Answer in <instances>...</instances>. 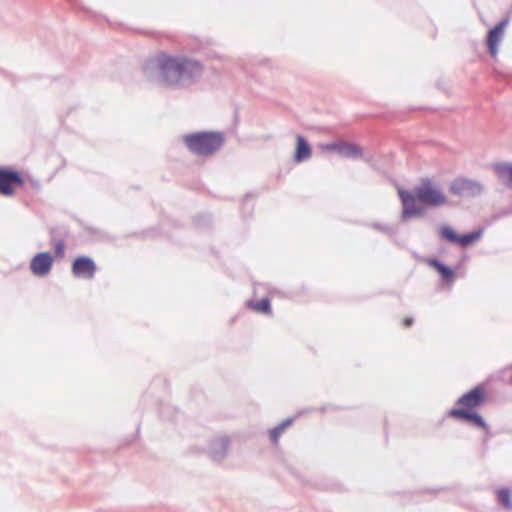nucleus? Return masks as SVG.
Segmentation results:
<instances>
[{
    "label": "nucleus",
    "mask_w": 512,
    "mask_h": 512,
    "mask_svg": "<svg viewBox=\"0 0 512 512\" xmlns=\"http://www.w3.org/2000/svg\"><path fill=\"white\" fill-rule=\"evenodd\" d=\"M402 204V218L421 217L426 207H441L448 204L444 191L432 180L424 179L412 192L398 191Z\"/></svg>",
    "instance_id": "obj_1"
},
{
    "label": "nucleus",
    "mask_w": 512,
    "mask_h": 512,
    "mask_svg": "<svg viewBox=\"0 0 512 512\" xmlns=\"http://www.w3.org/2000/svg\"><path fill=\"white\" fill-rule=\"evenodd\" d=\"M158 78L163 86H179L191 82L202 73L196 61L181 56L160 54L157 57Z\"/></svg>",
    "instance_id": "obj_2"
},
{
    "label": "nucleus",
    "mask_w": 512,
    "mask_h": 512,
    "mask_svg": "<svg viewBox=\"0 0 512 512\" xmlns=\"http://www.w3.org/2000/svg\"><path fill=\"white\" fill-rule=\"evenodd\" d=\"M488 397L484 385H478L462 395L457 401V408L450 410L449 415L455 419L471 421L477 427L486 430L483 418L474 410L481 406Z\"/></svg>",
    "instance_id": "obj_3"
},
{
    "label": "nucleus",
    "mask_w": 512,
    "mask_h": 512,
    "mask_svg": "<svg viewBox=\"0 0 512 512\" xmlns=\"http://www.w3.org/2000/svg\"><path fill=\"white\" fill-rule=\"evenodd\" d=\"M223 142V135L218 132H198L184 136V143L188 149L203 156L215 153Z\"/></svg>",
    "instance_id": "obj_4"
},
{
    "label": "nucleus",
    "mask_w": 512,
    "mask_h": 512,
    "mask_svg": "<svg viewBox=\"0 0 512 512\" xmlns=\"http://www.w3.org/2000/svg\"><path fill=\"white\" fill-rule=\"evenodd\" d=\"M24 185L21 172L11 168L0 169V195L10 197Z\"/></svg>",
    "instance_id": "obj_5"
},
{
    "label": "nucleus",
    "mask_w": 512,
    "mask_h": 512,
    "mask_svg": "<svg viewBox=\"0 0 512 512\" xmlns=\"http://www.w3.org/2000/svg\"><path fill=\"white\" fill-rule=\"evenodd\" d=\"M483 185L467 177H457L449 185V192L459 197H475L482 193Z\"/></svg>",
    "instance_id": "obj_6"
},
{
    "label": "nucleus",
    "mask_w": 512,
    "mask_h": 512,
    "mask_svg": "<svg viewBox=\"0 0 512 512\" xmlns=\"http://www.w3.org/2000/svg\"><path fill=\"white\" fill-rule=\"evenodd\" d=\"M439 233L442 239L461 247H467L474 244L479 240L482 234L481 231H474L465 235H458L456 231L449 226H442Z\"/></svg>",
    "instance_id": "obj_7"
},
{
    "label": "nucleus",
    "mask_w": 512,
    "mask_h": 512,
    "mask_svg": "<svg viewBox=\"0 0 512 512\" xmlns=\"http://www.w3.org/2000/svg\"><path fill=\"white\" fill-rule=\"evenodd\" d=\"M53 262L54 258L50 253H37L30 261V271L34 276L44 277L50 273Z\"/></svg>",
    "instance_id": "obj_8"
},
{
    "label": "nucleus",
    "mask_w": 512,
    "mask_h": 512,
    "mask_svg": "<svg viewBox=\"0 0 512 512\" xmlns=\"http://www.w3.org/2000/svg\"><path fill=\"white\" fill-rule=\"evenodd\" d=\"M323 152H336L344 157L359 158L362 156L360 146L347 142H333L320 145Z\"/></svg>",
    "instance_id": "obj_9"
},
{
    "label": "nucleus",
    "mask_w": 512,
    "mask_h": 512,
    "mask_svg": "<svg viewBox=\"0 0 512 512\" xmlns=\"http://www.w3.org/2000/svg\"><path fill=\"white\" fill-rule=\"evenodd\" d=\"M508 23V18L502 19L495 27L491 28L487 34L486 44L488 51L494 58L497 56L498 46L504 37L505 29Z\"/></svg>",
    "instance_id": "obj_10"
},
{
    "label": "nucleus",
    "mask_w": 512,
    "mask_h": 512,
    "mask_svg": "<svg viewBox=\"0 0 512 512\" xmlns=\"http://www.w3.org/2000/svg\"><path fill=\"white\" fill-rule=\"evenodd\" d=\"M71 270L75 277L92 279L94 278L97 266L90 257L80 256L73 261Z\"/></svg>",
    "instance_id": "obj_11"
},
{
    "label": "nucleus",
    "mask_w": 512,
    "mask_h": 512,
    "mask_svg": "<svg viewBox=\"0 0 512 512\" xmlns=\"http://www.w3.org/2000/svg\"><path fill=\"white\" fill-rule=\"evenodd\" d=\"M493 171L498 179L508 188L512 189V163L502 162L493 165Z\"/></svg>",
    "instance_id": "obj_12"
},
{
    "label": "nucleus",
    "mask_w": 512,
    "mask_h": 512,
    "mask_svg": "<svg viewBox=\"0 0 512 512\" xmlns=\"http://www.w3.org/2000/svg\"><path fill=\"white\" fill-rule=\"evenodd\" d=\"M424 261L428 266L435 269L439 273L442 280L453 281V279L455 278L454 271L451 268L445 266L440 261L433 258H427Z\"/></svg>",
    "instance_id": "obj_13"
},
{
    "label": "nucleus",
    "mask_w": 512,
    "mask_h": 512,
    "mask_svg": "<svg viewBox=\"0 0 512 512\" xmlns=\"http://www.w3.org/2000/svg\"><path fill=\"white\" fill-rule=\"evenodd\" d=\"M311 156V148L302 136L296 138V152L294 159L296 162H302Z\"/></svg>",
    "instance_id": "obj_14"
},
{
    "label": "nucleus",
    "mask_w": 512,
    "mask_h": 512,
    "mask_svg": "<svg viewBox=\"0 0 512 512\" xmlns=\"http://www.w3.org/2000/svg\"><path fill=\"white\" fill-rule=\"evenodd\" d=\"M247 307L257 313L271 314V305L268 298H263L260 301H248Z\"/></svg>",
    "instance_id": "obj_15"
},
{
    "label": "nucleus",
    "mask_w": 512,
    "mask_h": 512,
    "mask_svg": "<svg viewBox=\"0 0 512 512\" xmlns=\"http://www.w3.org/2000/svg\"><path fill=\"white\" fill-rule=\"evenodd\" d=\"M291 420H285L275 428L269 431V436L273 444H277L280 436L285 432V430L291 425Z\"/></svg>",
    "instance_id": "obj_16"
},
{
    "label": "nucleus",
    "mask_w": 512,
    "mask_h": 512,
    "mask_svg": "<svg viewBox=\"0 0 512 512\" xmlns=\"http://www.w3.org/2000/svg\"><path fill=\"white\" fill-rule=\"evenodd\" d=\"M499 502L506 509H512V497L511 492L508 489H500L497 491Z\"/></svg>",
    "instance_id": "obj_17"
},
{
    "label": "nucleus",
    "mask_w": 512,
    "mask_h": 512,
    "mask_svg": "<svg viewBox=\"0 0 512 512\" xmlns=\"http://www.w3.org/2000/svg\"><path fill=\"white\" fill-rule=\"evenodd\" d=\"M55 256L57 258H63L65 256V243L62 240L55 243Z\"/></svg>",
    "instance_id": "obj_18"
},
{
    "label": "nucleus",
    "mask_w": 512,
    "mask_h": 512,
    "mask_svg": "<svg viewBox=\"0 0 512 512\" xmlns=\"http://www.w3.org/2000/svg\"><path fill=\"white\" fill-rule=\"evenodd\" d=\"M413 322H414V320H413V318H412V317H406V318H404V319H403V321H402V323H403V326H404V327H410V326H412Z\"/></svg>",
    "instance_id": "obj_19"
}]
</instances>
